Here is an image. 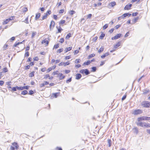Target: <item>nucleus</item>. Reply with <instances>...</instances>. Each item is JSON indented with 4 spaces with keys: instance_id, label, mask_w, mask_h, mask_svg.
<instances>
[{
    "instance_id": "obj_1",
    "label": "nucleus",
    "mask_w": 150,
    "mask_h": 150,
    "mask_svg": "<svg viewBox=\"0 0 150 150\" xmlns=\"http://www.w3.org/2000/svg\"><path fill=\"white\" fill-rule=\"evenodd\" d=\"M137 125L143 127H150V124L144 122H139L137 123Z\"/></svg>"
},
{
    "instance_id": "obj_2",
    "label": "nucleus",
    "mask_w": 150,
    "mask_h": 150,
    "mask_svg": "<svg viewBox=\"0 0 150 150\" xmlns=\"http://www.w3.org/2000/svg\"><path fill=\"white\" fill-rule=\"evenodd\" d=\"M150 120V117L146 116H142L139 117L137 119V120L139 122H140L143 120Z\"/></svg>"
},
{
    "instance_id": "obj_3",
    "label": "nucleus",
    "mask_w": 150,
    "mask_h": 150,
    "mask_svg": "<svg viewBox=\"0 0 150 150\" xmlns=\"http://www.w3.org/2000/svg\"><path fill=\"white\" fill-rule=\"evenodd\" d=\"M41 44H44L45 46H47L49 44V41L47 38H45L42 41Z\"/></svg>"
},
{
    "instance_id": "obj_4",
    "label": "nucleus",
    "mask_w": 150,
    "mask_h": 150,
    "mask_svg": "<svg viewBox=\"0 0 150 150\" xmlns=\"http://www.w3.org/2000/svg\"><path fill=\"white\" fill-rule=\"evenodd\" d=\"M80 72L82 74H85L86 75H88L90 73L89 71L87 69H81L80 70Z\"/></svg>"
},
{
    "instance_id": "obj_5",
    "label": "nucleus",
    "mask_w": 150,
    "mask_h": 150,
    "mask_svg": "<svg viewBox=\"0 0 150 150\" xmlns=\"http://www.w3.org/2000/svg\"><path fill=\"white\" fill-rule=\"evenodd\" d=\"M142 112V111L139 109L136 110H134L132 112V114L134 115H137L141 114Z\"/></svg>"
},
{
    "instance_id": "obj_6",
    "label": "nucleus",
    "mask_w": 150,
    "mask_h": 150,
    "mask_svg": "<svg viewBox=\"0 0 150 150\" xmlns=\"http://www.w3.org/2000/svg\"><path fill=\"white\" fill-rule=\"evenodd\" d=\"M51 13V12L50 10H48L47 11L46 13H45L44 15L42 16V20H44L46 18L48 15L50 14Z\"/></svg>"
},
{
    "instance_id": "obj_7",
    "label": "nucleus",
    "mask_w": 150,
    "mask_h": 150,
    "mask_svg": "<svg viewBox=\"0 0 150 150\" xmlns=\"http://www.w3.org/2000/svg\"><path fill=\"white\" fill-rule=\"evenodd\" d=\"M55 24V22L53 20H52L50 25V30L52 29L54 27Z\"/></svg>"
},
{
    "instance_id": "obj_8",
    "label": "nucleus",
    "mask_w": 150,
    "mask_h": 150,
    "mask_svg": "<svg viewBox=\"0 0 150 150\" xmlns=\"http://www.w3.org/2000/svg\"><path fill=\"white\" fill-rule=\"evenodd\" d=\"M121 36V34L120 33H119L116 35L115 36L113 37H112V40H116L118 38H120Z\"/></svg>"
},
{
    "instance_id": "obj_9",
    "label": "nucleus",
    "mask_w": 150,
    "mask_h": 150,
    "mask_svg": "<svg viewBox=\"0 0 150 150\" xmlns=\"http://www.w3.org/2000/svg\"><path fill=\"white\" fill-rule=\"evenodd\" d=\"M132 6V4H127L125 6V7L124 8V10H129L130 9H131Z\"/></svg>"
},
{
    "instance_id": "obj_10",
    "label": "nucleus",
    "mask_w": 150,
    "mask_h": 150,
    "mask_svg": "<svg viewBox=\"0 0 150 150\" xmlns=\"http://www.w3.org/2000/svg\"><path fill=\"white\" fill-rule=\"evenodd\" d=\"M139 19V18L138 17H137L132 19V23H131V24H133L136 23L138 20Z\"/></svg>"
},
{
    "instance_id": "obj_11",
    "label": "nucleus",
    "mask_w": 150,
    "mask_h": 150,
    "mask_svg": "<svg viewBox=\"0 0 150 150\" xmlns=\"http://www.w3.org/2000/svg\"><path fill=\"white\" fill-rule=\"evenodd\" d=\"M56 28L57 29V33H61L62 31L63 30V29H62L61 26H57L56 27Z\"/></svg>"
},
{
    "instance_id": "obj_12",
    "label": "nucleus",
    "mask_w": 150,
    "mask_h": 150,
    "mask_svg": "<svg viewBox=\"0 0 150 150\" xmlns=\"http://www.w3.org/2000/svg\"><path fill=\"white\" fill-rule=\"evenodd\" d=\"M121 44V42H120L119 41L114 46V49H115V50L119 47L120 44Z\"/></svg>"
},
{
    "instance_id": "obj_13",
    "label": "nucleus",
    "mask_w": 150,
    "mask_h": 150,
    "mask_svg": "<svg viewBox=\"0 0 150 150\" xmlns=\"http://www.w3.org/2000/svg\"><path fill=\"white\" fill-rule=\"evenodd\" d=\"M56 66L54 65L52 67L48 68L47 69V72H49L52 70L54 69L56 67Z\"/></svg>"
},
{
    "instance_id": "obj_14",
    "label": "nucleus",
    "mask_w": 150,
    "mask_h": 150,
    "mask_svg": "<svg viewBox=\"0 0 150 150\" xmlns=\"http://www.w3.org/2000/svg\"><path fill=\"white\" fill-rule=\"evenodd\" d=\"M65 77V76L63 75L62 73H60L59 74V78L60 80L63 79H64Z\"/></svg>"
},
{
    "instance_id": "obj_15",
    "label": "nucleus",
    "mask_w": 150,
    "mask_h": 150,
    "mask_svg": "<svg viewBox=\"0 0 150 150\" xmlns=\"http://www.w3.org/2000/svg\"><path fill=\"white\" fill-rule=\"evenodd\" d=\"M82 76L81 74H77L76 75V79L77 80L80 79L81 77Z\"/></svg>"
},
{
    "instance_id": "obj_16",
    "label": "nucleus",
    "mask_w": 150,
    "mask_h": 150,
    "mask_svg": "<svg viewBox=\"0 0 150 150\" xmlns=\"http://www.w3.org/2000/svg\"><path fill=\"white\" fill-rule=\"evenodd\" d=\"M142 106L144 107L148 108L150 107V104H142Z\"/></svg>"
},
{
    "instance_id": "obj_17",
    "label": "nucleus",
    "mask_w": 150,
    "mask_h": 150,
    "mask_svg": "<svg viewBox=\"0 0 150 150\" xmlns=\"http://www.w3.org/2000/svg\"><path fill=\"white\" fill-rule=\"evenodd\" d=\"M12 144L14 146V147H15V148L16 149H18L19 146L17 144V143L14 142Z\"/></svg>"
},
{
    "instance_id": "obj_18",
    "label": "nucleus",
    "mask_w": 150,
    "mask_h": 150,
    "mask_svg": "<svg viewBox=\"0 0 150 150\" xmlns=\"http://www.w3.org/2000/svg\"><path fill=\"white\" fill-rule=\"evenodd\" d=\"M59 93H53L52 94V96L54 98H56L59 95Z\"/></svg>"
},
{
    "instance_id": "obj_19",
    "label": "nucleus",
    "mask_w": 150,
    "mask_h": 150,
    "mask_svg": "<svg viewBox=\"0 0 150 150\" xmlns=\"http://www.w3.org/2000/svg\"><path fill=\"white\" fill-rule=\"evenodd\" d=\"M72 47H68L66 48L65 49V52H67L69 51L72 50Z\"/></svg>"
},
{
    "instance_id": "obj_20",
    "label": "nucleus",
    "mask_w": 150,
    "mask_h": 150,
    "mask_svg": "<svg viewBox=\"0 0 150 150\" xmlns=\"http://www.w3.org/2000/svg\"><path fill=\"white\" fill-rule=\"evenodd\" d=\"M109 55V52H107L103 54V55L101 56V57L102 58H104L105 57Z\"/></svg>"
},
{
    "instance_id": "obj_21",
    "label": "nucleus",
    "mask_w": 150,
    "mask_h": 150,
    "mask_svg": "<svg viewBox=\"0 0 150 150\" xmlns=\"http://www.w3.org/2000/svg\"><path fill=\"white\" fill-rule=\"evenodd\" d=\"M9 21H10L8 20V18L6 19L3 22L2 24L3 25H6V24H7L8 23H9Z\"/></svg>"
},
{
    "instance_id": "obj_22",
    "label": "nucleus",
    "mask_w": 150,
    "mask_h": 150,
    "mask_svg": "<svg viewBox=\"0 0 150 150\" xmlns=\"http://www.w3.org/2000/svg\"><path fill=\"white\" fill-rule=\"evenodd\" d=\"M116 4V3L115 1H112L110 3L109 5L111 7H113Z\"/></svg>"
},
{
    "instance_id": "obj_23",
    "label": "nucleus",
    "mask_w": 150,
    "mask_h": 150,
    "mask_svg": "<svg viewBox=\"0 0 150 150\" xmlns=\"http://www.w3.org/2000/svg\"><path fill=\"white\" fill-rule=\"evenodd\" d=\"M71 37V34L70 33H69L65 37V39L67 40H68Z\"/></svg>"
},
{
    "instance_id": "obj_24",
    "label": "nucleus",
    "mask_w": 150,
    "mask_h": 150,
    "mask_svg": "<svg viewBox=\"0 0 150 150\" xmlns=\"http://www.w3.org/2000/svg\"><path fill=\"white\" fill-rule=\"evenodd\" d=\"M149 90L148 89H145L143 90V94H146L149 92Z\"/></svg>"
},
{
    "instance_id": "obj_25",
    "label": "nucleus",
    "mask_w": 150,
    "mask_h": 150,
    "mask_svg": "<svg viewBox=\"0 0 150 150\" xmlns=\"http://www.w3.org/2000/svg\"><path fill=\"white\" fill-rule=\"evenodd\" d=\"M22 10L23 12H25L28 11V9L27 7L23 6L22 7Z\"/></svg>"
},
{
    "instance_id": "obj_26",
    "label": "nucleus",
    "mask_w": 150,
    "mask_h": 150,
    "mask_svg": "<svg viewBox=\"0 0 150 150\" xmlns=\"http://www.w3.org/2000/svg\"><path fill=\"white\" fill-rule=\"evenodd\" d=\"M94 7L97 8L98 6H100L102 5V3L100 2H99L97 4H94Z\"/></svg>"
},
{
    "instance_id": "obj_27",
    "label": "nucleus",
    "mask_w": 150,
    "mask_h": 150,
    "mask_svg": "<svg viewBox=\"0 0 150 150\" xmlns=\"http://www.w3.org/2000/svg\"><path fill=\"white\" fill-rule=\"evenodd\" d=\"M131 14L130 13H126L122 15V16L123 18H125L128 16H131Z\"/></svg>"
},
{
    "instance_id": "obj_28",
    "label": "nucleus",
    "mask_w": 150,
    "mask_h": 150,
    "mask_svg": "<svg viewBox=\"0 0 150 150\" xmlns=\"http://www.w3.org/2000/svg\"><path fill=\"white\" fill-rule=\"evenodd\" d=\"M40 15L41 14L40 13L36 14L35 18V19L37 20L40 17Z\"/></svg>"
},
{
    "instance_id": "obj_29",
    "label": "nucleus",
    "mask_w": 150,
    "mask_h": 150,
    "mask_svg": "<svg viewBox=\"0 0 150 150\" xmlns=\"http://www.w3.org/2000/svg\"><path fill=\"white\" fill-rule=\"evenodd\" d=\"M105 36V34L102 32H101V34L99 37V38L100 39H103Z\"/></svg>"
},
{
    "instance_id": "obj_30",
    "label": "nucleus",
    "mask_w": 150,
    "mask_h": 150,
    "mask_svg": "<svg viewBox=\"0 0 150 150\" xmlns=\"http://www.w3.org/2000/svg\"><path fill=\"white\" fill-rule=\"evenodd\" d=\"M112 144V142L110 139H108V146L110 147L111 146Z\"/></svg>"
},
{
    "instance_id": "obj_31",
    "label": "nucleus",
    "mask_w": 150,
    "mask_h": 150,
    "mask_svg": "<svg viewBox=\"0 0 150 150\" xmlns=\"http://www.w3.org/2000/svg\"><path fill=\"white\" fill-rule=\"evenodd\" d=\"M25 41L24 40H23V41L21 42H18L17 43H16L13 45V46L14 47H16L18 45H19V44H22L23 43V42H24Z\"/></svg>"
},
{
    "instance_id": "obj_32",
    "label": "nucleus",
    "mask_w": 150,
    "mask_h": 150,
    "mask_svg": "<svg viewBox=\"0 0 150 150\" xmlns=\"http://www.w3.org/2000/svg\"><path fill=\"white\" fill-rule=\"evenodd\" d=\"M50 75L49 74H46L44 76V79H49Z\"/></svg>"
},
{
    "instance_id": "obj_33",
    "label": "nucleus",
    "mask_w": 150,
    "mask_h": 150,
    "mask_svg": "<svg viewBox=\"0 0 150 150\" xmlns=\"http://www.w3.org/2000/svg\"><path fill=\"white\" fill-rule=\"evenodd\" d=\"M75 13V11L73 10L70 11L69 12V13L70 15H72Z\"/></svg>"
},
{
    "instance_id": "obj_34",
    "label": "nucleus",
    "mask_w": 150,
    "mask_h": 150,
    "mask_svg": "<svg viewBox=\"0 0 150 150\" xmlns=\"http://www.w3.org/2000/svg\"><path fill=\"white\" fill-rule=\"evenodd\" d=\"M28 93V92L26 90H24L21 93V94L22 95H25Z\"/></svg>"
},
{
    "instance_id": "obj_35",
    "label": "nucleus",
    "mask_w": 150,
    "mask_h": 150,
    "mask_svg": "<svg viewBox=\"0 0 150 150\" xmlns=\"http://www.w3.org/2000/svg\"><path fill=\"white\" fill-rule=\"evenodd\" d=\"M15 16H11L8 18V19L9 21H11L14 20L15 19Z\"/></svg>"
},
{
    "instance_id": "obj_36",
    "label": "nucleus",
    "mask_w": 150,
    "mask_h": 150,
    "mask_svg": "<svg viewBox=\"0 0 150 150\" xmlns=\"http://www.w3.org/2000/svg\"><path fill=\"white\" fill-rule=\"evenodd\" d=\"M104 50V48L103 47H101L98 51V52L99 53H100L102 52H103Z\"/></svg>"
},
{
    "instance_id": "obj_37",
    "label": "nucleus",
    "mask_w": 150,
    "mask_h": 150,
    "mask_svg": "<svg viewBox=\"0 0 150 150\" xmlns=\"http://www.w3.org/2000/svg\"><path fill=\"white\" fill-rule=\"evenodd\" d=\"M35 72L34 71H32L29 74V76L30 77H32L33 76H34V73Z\"/></svg>"
},
{
    "instance_id": "obj_38",
    "label": "nucleus",
    "mask_w": 150,
    "mask_h": 150,
    "mask_svg": "<svg viewBox=\"0 0 150 150\" xmlns=\"http://www.w3.org/2000/svg\"><path fill=\"white\" fill-rule=\"evenodd\" d=\"M65 21L64 20H62L59 22V24L60 25L64 24L65 23Z\"/></svg>"
},
{
    "instance_id": "obj_39",
    "label": "nucleus",
    "mask_w": 150,
    "mask_h": 150,
    "mask_svg": "<svg viewBox=\"0 0 150 150\" xmlns=\"http://www.w3.org/2000/svg\"><path fill=\"white\" fill-rule=\"evenodd\" d=\"M134 132L136 134H137L138 132V130L137 127H134L133 129Z\"/></svg>"
},
{
    "instance_id": "obj_40",
    "label": "nucleus",
    "mask_w": 150,
    "mask_h": 150,
    "mask_svg": "<svg viewBox=\"0 0 150 150\" xmlns=\"http://www.w3.org/2000/svg\"><path fill=\"white\" fill-rule=\"evenodd\" d=\"M63 51V48H61L59 49H58L57 51V52L58 53H60L62 52Z\"/></svg>"
},
{
    "instance_id": "obj_41",
    "label": "nucleus",
    "mask_w": 150,
    "mask_h": 150,
    "mask_svg": "<svg viewBox=\"0 0 150 150\" xmlns=\"http://www.w3.org/2000/svg\"><path fill=\"white\" fill-rule=\"evenodd\" d=\"M17 89L18 90H23L24 89V87H18V86H16Z\"/></svg>"
},
{
    "instance_id": "obj_42",
    "label": "nucleus",
    "mask_w": 150,
    "mask_h": 150,
    "mask_svg": "<svg viewBox=\"0 0 150 150\" xmlns=\"http://www.w3.org/2000/svg\"><path fill=\"white\" fill-rule=\"evenodd\" d=\"M95 55V54H92L88 56V59H89L90 58L94 57Z\"/></svg>"
},
{
    "instance_id": "obj_43",
    "label": "nucleus",
    "mask_w": 150,
    "mask_h": 150,
    "mask_svg": "<svg viewBox=\"0 0 150 150\" xmlns=\"http://www.w3.org/2000/svg\"><path fill=\"white\" fill-rule=\"evenodd\" d=\"M36 34V32H33L32 34L31 38H33Z\"/></svg>"
},
{
    "instance_id": "obj_44",
    "label": "nucleus",
    "mask_w": 150,
    "mask_h": 150,
    "mask_svg": "<svg viewBox=\"0 0 150 150\" xmlns=\"http://www.w3.org/2000/svg\"><path fill=\"white\" fill-rule=\"evenodd\" d=\"M91 62V61H90V60H88L87 62L84 63L83 64L84 65H88Z\"/></svg>"
},
{
    "instance_id": "obj_45",
    "label": "nucleus",
    "mask_w": 150,
    "mask_h": 150,
    "mask_svg": "<svg viewBox=\"0 0 150 150\" xmlns=\"http://www.w3.org/2000/svg\"><path fill=\"white\" fill-rule=\"evenodd\" d=\"M70 64L69 61H67L65 62H64V66H65L67 65H69Z\"/></svg>"
},
{
    "instance_id": "obj_46",
    "label": "nucleus",
    "mask_w": 150,
    "mask_h": 150,
    "mask_svg": "<svg viewBox=\"0 0 150 150\" xmlns=\"http://www.w3.org/2000/svg\"><path fill=\"white\" fill-rule=\"evenodd\" d=\"M59 47V44L58 43L55 45L54 46L53 48L57 49Z\"/></svg>"
},
{
    "instance_id": "obj_47",
    "label": "nucleus",
    "mask_w": 150,
    "mask_h": 150,
    "mask_svg": "<svg viewBox=\"0 0 150 150\" xmlns=\"http://www.w3.org/2000/svg\"><path fill=\"white\" fill-rule=\"evenodd\" d=\"M3 71L5 73L8 71V69L6 67H4L3 69Z\"/></svg>"
},
{
    "instance_id": "obj_48",
    "label": "nucleus",
    "mask_w": 150,
    "mask_h": 150,
    "mask_svg": "<svg viewBox=\"0 0 150 150\" xmlns=\"http://www.w3.org/2000/svg\"><path fill=\"white\" fill-rule=\"evenodd\" d=\"M25 56L28 57L29 55V53L28 52L25 51Z\"/></svg>"
},
{
    "instance_id": "obj_49",
    "label": "nucleus",
    "mask_w": 150,
    "mask_h": 150,
    "mask_svg": "<svg viewBox=\"0 0 150 150\" xmlns=\"http://www.w3.org/2000/svg\"><path fill=\"white\" fill-rule=\"evenodd\" d=\"M70 70L69 69H66L64 71L65 73L66 74H67L70 72Z\"/></svg>"
},
{
    "instance_id": "obj_50",
    "label": "nucleus",
    "mask_w": 150,
    "mask_h": 150,
    "mask_svg": "<svg viewBox=\"0 0 150 150\" xmlns=\"http://www.w3.org/2000/svg\"><path fill=\"white\" fill-rule=\"evenodd\" d=\"M33 59L34 61H38L39 60V58L38 57H35L33 58Z\"/></svg>"
},
{
    "instance_id": "obj_51",
    "label": "nucleus",
    "mask_w": 150,
    "mask_h": 150,
    "mask_svg": "<svg viewBox=\"0 0 150 150\" xmlns=\"http://www.w3.org/2000/svg\"><path fill=\"white\" fill-rule=\"evenodd\" d=\"M59 42L61 43H62L64 42V39L63 38H61L59 40Z\"/></svg>"
},
{
    "instance_id": "obj_52",
    "label": "nucleus",
    "mask_w": 150,
    "mask_h": 150,
    "mask_svg": "<svg viewBox=\"0 0 150 150\" xmlns=\"http://www.w3.org/2000/svg\"><path fill=\"white\" fill-rule=\"evenodd\" d=\"M34 92L33 90H30L29 91V94L30 95H32L33 94Z\"/></svg>"
},
{
    "instance_id": "obj_53",
    "label": "nucleus",
    "mask_w": 150,
    "mask_h": 150,
    "mask_svg": "<svg viewBox=\"0 0 150 150\" xmlns=\"http://www.w3.org/2000/svg\"><path fill=\"white\" fill-rule=\"evenodd\" d=\"M8 47V45L7 44H5L3 47V48H4V50H6L7 47Z\"/></svg>"
},
{
    "instance_id": "obj_54",
    "label": "nucleus",
    "mask_w": 150,
    "mask_h": 150,
    "mask_svg": "<svg viewBox=\"0 0 150 150\" xmlns=\"http://www.w3.org/2000/svg\"><path fill=\"white\" fill-rule=\"evenodd\" d=\"M108 27V24H105L103 27V29H105L106 28H107Z\"/></svg>"
},
{
    "instance_id": "obj_55",
    "label": "nucleus",
    "mask_w": 150,
    "mask_h": 150,
    "mask_svg": "<svg viewBox=\"0 0 150 150\" xmlns=\"http://www.w3.org/2000/svg\"><path fill=\"white\" fill-rule=\"evenodd\" d=\"M64 12V10L63 9H61L59 10V13H63Z\"/></svg>"
},
{
    "instance_id": "obj_56",
    "label": "nucleus",
    "mask_w": 150,
    "mask_h": 150,
    "mask_svg": "<svg viewBox=\"0 0 150 150\" xmlns=\"http://www.w3.org/2000/svg\"><path fill=\"white\" fill-rule=\"evenodd\" d=\"M80 61V59H76L75 60V63H79Z\"/></svg>"
},
{
    "instance_id": "obj_57",
    "label": "nucleus",
    "mask_w": 150,
    "mask_h": 150,
    "mask_svg": "<svg viewBox=\"0 0 150 150\" xmlns=\"http://www.w3.org/2000/svg\"><path fill=\"white\" fill-rule=\"evenodd\" d=\"M53 18L54 19L56 20L58 19L57 16L56 15H53Z\"/></svg>"
},
{
    "instance_id": "obj_58",
    "label": "nucleus",
    "mask_w": 150,
    "mask_h": 150,
    "mask_svg": "<svg viewBox=\"0 0 150 150\" xmlns=\"http://www.w3.org/2000/svg\"><path fill=\"white\" fill-rule=\"evenodd\" d=\"M71 58V57L70 55L67 56L65 57V59H69Z\"/></svg>"
},
{
    "instance_id": "obj_59",
    "label": "nucleus",
    "mask_w": 150,
    "mask_h": 150,
    "mask_svg": "<svg viewBox=\"0 0 150 150\" xmlns=\"http://www.w3.org/2000/svg\"><path fill=\"white\" fill-rule=\"evenodd\" d=\"M79 52V50H75L74 52V54H76L78 53Z\"/></svg>"
},
{
    "instance_id": "obj_60",
    "label": "nucleus",
    "mask_w": 150,
    "mask_h": 150,
    "mask_svg": "<svg viewBox=\"0 0 150 150\" xmlns=\"http://www.w3.org/2000/svg\"><path fill=\"white\" fill-rule=\"evenodd\" d=\"M92 15L91 14H89L87 16V18H91L92 17Z\"/></svg>"
},
{
    "instance_id": "obj_61",
    "label": "nucleus",
    "mask_w": 150,
    "mask_h": 150,
    "mask_svg": "<svg viewBox=\"0 0 150 150\" xmlns=\"http://www.w3.org/2000/svg\"><path fill=\"white\" fill-rule=\"evenodd\" d=\"M71 81V78H70L68 80H67L66 82L67 83H69V82H70Z\"/></svg>"
},
{
    "instance_id": "obj_62",
    "label": "nucleus",
    "mask_w": 150,
    "mask_h": 150,
    "mask_svg": "<svg viewBox=\"0 0 150 150\" xmlns=\"http://www.w3.org/2000/svg\"><path fill=\"white\" fill-rule=\"evenodd\" d=\"M138 14V13L137 12H135V13H133L132 14V15L133 16H136Z\"/></svg>"
},
{
    "instance_id": "obj_63",
    "label": "nucleus",
    "mask_w": 150,
    "mask_h": 150,
    "mask_svg": "<svg viewBox=\"0 0 150 150\" xmlns=\"http://www.w3.org/2000/svg\"><path fill=\"white\" fill-rule=\"evenodd\" d=\"M96 67H93L92 68V71L93 72H95L96 71Z\"/></svg>"
},
{
    "instance_id": "obj_64",
    "label": "nucleus",
    "mask_w": 150,
    "mask_h": 150,
    "mask_svg": "<svg viewBox=\"0 0 150 150\" xmlns=\"http://www.w3.org/2000/svg\"><path fill=\"white\" fill-rule=\"evenodd\" d=\"M30 66L29 65H28L27 66H26L25 67V69H29L30 68Z\"/></svg>"
}]
</instances>
